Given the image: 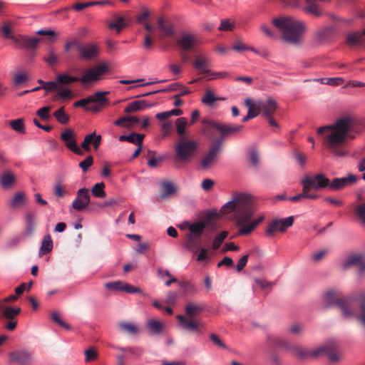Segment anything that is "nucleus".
<instances>
[{"mask_svg":"<svg viewBox=\"0 0 365 365\" xmlns=\"http://www.w3.org/2000/svg\"><path fill=\"white\" fill-rule=\"evenodd\" d=\"M223 98L216 97L212 91L207 90L205 91L201 101L203 104L212 106L217 101H222Z\"/></svg>","mask_w":365,"mask_h":365,"instance_id":"39","label":"nucleus"},{"mask_svg":"<svg viewBox=\"0 0 365 365\" xmlns=\"http://www.w3.org/2000/svg\"><path fill=\"white\" fill-rule=\"evenodd\" d=\"M85 361L89 362L96 360L98 358V353L95 349L91 347L84 351Z\"/></svg>","mask_w":365,"mask_h":365,"instance_id":"57","label":"nucleus"},{"mask_svg":"<svg viewBox=\"0 0 365 365\" xmlns=\"http://www.w3.org/2000/svg\"><path fill=\"white\" fill-rule=\"evenodd\" d=\"M302 185L309 191L312 188L317 190L325 187L329 189V180L323 173L317 174L312 177L305 176L301 180Z\"/></svg>","mask_w":365,"mask_h":365,"instance_id":"9","label":"nucleus"},{"mask_svg":"<svg viewBox=\"0 0 365 365\" xmlns=\"http://www.w3.org/2000/svg\"><path fill=\"white\" fill-rule=\"evenodd\" d=\"M152 104L148 103L145 100L135 101L129 103L125 108L124 111L125 113H133L147 108L152 107Z\"/></svg>","mask_w":365,"mask_h":365,"instance_id":"28","label":"nucleus"},{"mask_svg":"<svg viewBox=\"0 0 365 365\" xmlns=\"http://www.w3.org/2000/svg\"><path fill=\"white\" fill-rule=\"evenodd\" d=\"M10 125L13 130L20 133H25V126L22 119L19 118L10 121Z\"/></svg>","mask_w":365,"mask_h":365,"instance_id":"55","label":"nucleus"},{"mask_svg":"<svg viewBox=\"0 0 365 365\" xmlns=\"http://www.w3.org/2000/svg\"><path fill=\"white\" fill-rule=\"evenodd\" d=\"M179 286L184 289L185 294H195L197 292V287L191 281H181Z\"/></svg>","mask_w":365,"mask_h":365,"instance_id":"43","label":"nucleus"},{"mask_svg":"<svg viewBox=\"0 0 365 365\" xmlns=\"http://www.w3.org/2000/svg\"><path fill=\"white\" fill-rule=\"evenodd\" d=\"M336 31L334 26H324L319 28L314 33L313 41L317 44H322L328 41Z\"/></svg>","mask_w":365,"mask_h":365,"instance_id":"18","label":"nucleus"},{"mask_svg":"<svg viewBox=\"0 0 365 365\" xmlns=\"http://www.w3.org/2000/svg\"><path fill=\"white\" fill-rule=\"evenodd\" d=\"M78 54L81 58L83 60H91L98 56L100 48L97 43H89L87 44L78 45Z\"/></svg>","mask_w":365,"mask_h":365,"instance_id":"15","label":"nucleus"},{"mask_svg":"<svg viewBox=\"0 0 365 365\" xmlns=\"http://www.w3.org/2000/svg\"><path fill=\"white\" fill-rule=\"evenodd\" d=\"M203 310L204 307L202 304L194 302H188L185 307L186 315L189 318L195 317Z\"/></svg>","mask_w":365,"mask_h":365,"instance_id":"33","label":"nucleus"},{"mask_svg":"<svg viewBox=\"0 0 365 365\" xmlns=\"http://www.w3.org/2000/svg\"><path fill=\"white\" fill-rule=\"evenodd\" d=\"M50 110H51V107L43 106L37 110L36 114L41 119L47 120L50 117V115H49Z\"/></svg>","mask_w":365,"mask_h":365,"instance_id":"61","label":"nucleus"},{"mask_svg":"<svg viewBox=\"0 0 365 365\" xmlns=\"http://www.w3.org/2000/svg\"><path fill=\"white\" fill-rule=\"evenodd\" d=\"M40 41V38L38 37H26L25 36H20L19 37L18 43H20L22 47L25 48H36L38 46V43Z\"/></svg>","mask_w":365,"mask_h":365,"instance_id":"31","label":"nucleus"},{"mask_svg":"<svg viewBox=\"0 0 365 365\" xmlns=\"http://www.w3.org/2000/svg\"><path fill=\"white\" fill-rule=\"evenodd\" d=\"M257 205L254 197L248 193H240L233 196L232 200L226 202L220 209V216L232 213V220L237 228V235H250L264 221V215L255 216Z\"/></svg>","mask_w":365,"mask_h":365,"instance_id":"1","label":"nucleus"},{"mask_svg":"<svg viewBox=\"0 0 365 365\" xmlns=\"http://www.w3.org/2000/svg\"><path fill=\"white\" fill-rule=\"evenodd\" d=\"M207 123L210 127L219 130L222 135V139L229 134L236 133L243 130L244 126L241 125L234 124H219L214 121H204V123Z\"/></svg>","mask_w":365,"mask_h":365,"instance_id":"17","label":"nucleus"},{"mask_svg":"<svg viewBox=\"0 0 365 365\" xmlns=\"http://www.w3.org/2000/svg\"><path fill=\"white\" fill-rule=\"evenodd\" d=\"M93 163V158L91 155L87 156L83 160L79 163V167L83 172H86L90 166Z\"/></svg>","mask_w":365,"mask_h":365,"instance_id":"59","label":"nucleus"},{"mask_svg":"<svg viewBox=\"0 0 365 365\" xmlns=\"http://www.w3.org/2000/svg\"><path fill=\"white\" fill-rule=\"evenodd\" d=\"M147 327L153 334H160L163 331V324L157 319H149L147 322Z\"/></svg>","mask_w":365,"mask_h":365,"instance_id":"40","label":"nucleus"},{"mask_svg":"<svg viewBox=\"0 0 365 365\" xmlns=\"http://www.w3.org/2000/svg\"><path fill=\"white\" fill-rule=\"evenodd\" d=\"M355 215L365 225V202L356 207Z\"/></svg>","mask_w":365,"mask_h":365,"instance_id":"58","label":"nucleus"},{"mask_svg":"<svg viewBox=\"0 0 365 365\" xmlns=\"http://www.w3.org/2000/svg\"><path fill=\"white\" fill-rule=\"evenodd\" d=\"M53 247V240L50 235H46L41 242L38 251V256L41 257L50 252Z\"/></svg>","mask_w":365,"mask_h":365,"instance_id":"30","label":"nucleus"},{"mask_svg":"<svg viewBox=\"0 0 365 365\" xmlns=\"http://www.w3.org/2000/svg\"><path fill=\"white\" fill-rule=\"evenodd\" d=\"M110 72L108 62H102L94 67L84 70L81 76V83L83 86H88L101 81L103 76Z\"/></svg>","mask_w":365,"mask_h":365,"instance_id":"7","label":"nucleus"},{"mask_svg":"<svg viewBox=\"0 0 365 365\" xmlns=\"http://www.w3.org/2000/svg\"><path fill=\"white\" fill-rule=\"evenodd\" d=\"M56 80L59 85H68L77 81L81 83V77L73 76L67 73L58 74Z\"/></svg>","mask_w":365,"mask_h":365,"instance_id":"38","label":"nucleus"},{"mask_svg":"<svg viewBox=\"0 0 365 365\" xmlns=\"http://www.w3.org/2000/svg\"><path fill=\"white\" fill-rule=\"evenodd\" d=\"M145 138L144 134L131 133L128 135H121L119 136V140L121 142L128 141L134 145H143V140Z\"/></svg>","mask_w":365,"mask_h":365,"instance_id":"29","label":"nucleus"},{"mask_svg":"<svg viewBox=\"0 0 365 365\" xmlns=\"http://www.w3.org/2000/svg\"><path fill=\"white\" fill-rule=\"evenodd\" d=\"M92 195L98 198H104L106 196L105 184L103 182L96 183L91 188Z\"/></svg>","mask_w":365,"mask_h":365,"instance_id":"44","label":"nucleus"},{"mask_svg":"<svg viewBox=\"0 0 365 365\" xmlns=\"http://www.w3.org/2000/svg\"><path fill=\"white\" fill-rule=\"evenodd\" d=\"M21 309L19 307H5L2 309L1 314L7 320L16 319V317L21 313Z\"/></svg>","mask_w":365,"mask_h":365,"instance_id":"36","label":"nucleus"},{"mask_svg":"<svg viewBox=\"0 0 365 365\" xmlns=\"http://www.w3.org/2000/svg\"><path fill=\"white\" fill-rule=\"evenodd\" d=\"M272 23L281 31L284 41L295 46L303 43V35L307 30L303 21L292 16H282L273 19Z\"/></svg>","mask_w":365,"mask_h":365,"instance_id":"4","label":"nucleus"},{"mask_svg":"<svg viewBox=\"0 0 365 365\" xmlns=\"http://www.w3.org/2000/svg\"><path fill=\"white\" fill-rule=\"evenodd\" d=\"M61 139L66 144L67 148L76 155H82L83 152L77 145L76 135L71 129H66L61 134Z\"/></svg>","mask_w":365,"mask_h":365,"instance_id":"11","label":"nucleus"},{"mask_svg":"<svg viewBox=\"0 0 365 365\" xmlns=\"http://www.w3.org/2000/svg\"><path fill=\"white\" fill-rule=\"evenodd\" d=\"M356 182V177L354 175L349 174L346 177L336 178L329 183V190H338L352 185Z\"/></svg>","mask_w":365,"mask_h":365,"instance_id":"19","label":"nucleus"},{"mask_svg":"<svg viewBox=\"0 0 365 365\" xmlns=\"http://www.w3.org/2000/svg\"><path fill=\"white\" fill-rule=\"evenodd\" d=\"M51 317L52 319V320L53 322H55L56 324H58L59 326L66 329H71V327L65 323L59 317L58 312H53L51 315Z\"/></svg>","mask_w":365,"mask_h":365,"instance_id":"60","label":"nucleus"},{"mask_svg":"<svg viewBox=\"0 0 365 365\" xmlns=\"http://www.w3.org/2000/svg\"><path fill=\"white\" fill-rule=\"evenodd\" d=\"M210 59L204 55H198L193 62L194 68L200 73L206 74V71H210Z\"/></svg>","mask_w":365,"mask_h":365,"instance_id":"23","label":"nucleus"},{"mask_svg":"<svg viewBox=\"0 0 365 365\" xmlns=\"http://www.w3.org/2000/svg\"><path fill=\"white\" fill-rule=\"evenodd\" d=\"M53 115L56 118V120L61 124H66L70 119V116L65 111V108L63 106L59 108L56 110Z\"/></svg>","mask_w":365,"mask_h":365,"instance_id":"41","label":"nucleus"},{"mask_svg":"<svg viewBox=\"0 0 365 365\" xmlns=\"http://www.w3.org/2000/svg\"><path fill=\"white\" fill-rule=\"evenodd\" d=\"M176 317L179 320L180 326L185 330L196 332L199 331V325L200 324V321L195 322L191 318L187 319L182 314H178Z\"/></svg>","mask_w":365,"mask_h":365,"instance_id":"24","label":"nucleus"},{"mask_svg":"<svg viewBox=\"0 0 365 365\" xmlns=\"http://www.w3.org/2000/svg\"><path fill=\"white\" fill-rule=\"evenodd\" d=\"M26 202V197L24 192H19L16 193L11 200V206L17 207L24 205Z\"/></svg>","mask_w":365,"mask_h":365,"instance_id":"47","label":"nucleus"},{"mask_svg":"<svg viewBox=\"0 0 365 365\" xmlns=\"http://www.w3.org/2000/svg\"><path fill=\"white\" fill-rule=\"evenodd\" d=\"M270 341L276 347L281 348L289 351H291L293 346V344L288 340L278 336L270 338Z\"/></svg>","mask_w":365,"mask_h":365,"instance_id":"37","label":"nucleus"},{"mask_svg":"<svg viewBox=\"0 0 365 365\" xmlns=\"http://www.w3.org/2000/svg\"><path fill=\"white\" fill-rule=\"evenodd\" d=\"M227 235L228 232L227 231H222L218 234L213 240L212 248L214 250H217L221 246Z\"/></svg>","mask_w":365,"mask_h":365,"instance_id":"54","label":"nucleus"},{"mask_svg":"<svg viewBox=\"0 0 365 365\" xmlns=\"http://www.w3.org/2000/svg\"><path fill=\"white\" fill-rule=\"evenodd\" d=\"M163 195H170L175 192L176 189L172 182H166L163 184Z\"/></svg>","mask_w":365,"mask_h":365,"instance_id":"62","label":"nucleus"},{"mask_svg":"<svg viewBox=\"0 0 365 365\" xmlns=\"http://www.w3.org/2000/svg\"><path fill=\"white\" fill-rule=\"evenodd\" d=\"M353 118L346 115L337 119L334 123L317 128V134L322 138V144L334 157L342 158L348 154L345 148Z\"/></svg>","mask_w":365,"mask_h":365,"instance_id":"2","label":"nucleus"},{"mask_svg":"<svg viewBox=\"0 0 365 365\" xmlns=\"http://www.w3.org/2000/svg\"><path fill=\"white\" fill-rule=\"evenodd\" d=\"M129 294H135L138 293L141 294L143 297H149V295L142 291V289L139 287H135L128 283H123V290Z\"/></svg>","mask_w":365,"mask_h":365,"instance_id":"52","label":"nucleus"},{"mask_svg":"<svg viewBox=\"0 0 365 365\" xmlns=\"http://www.w3.org/2000/svg\"><path fill=\"white\" fill-rule=\"evenodd\" d=\"M118 327L120 331L127 334H135L138 331V327L133 323L120 322Z\"/></svg>","mask_w":365,"mask_h":365,"instance_id":"45","label":"nucleus"},{"mask_svg":"<svg viewBox=\"0 0 365 365\" xmlns=\"http://www.w3.org/2000/svg\"><path fill=\"white\" fill-rule=\"evenodd\" d=\"M10 363H16L19 365H29L33 361L31 352L26 349H21L9 353Z\"/></svg>","mask_w":365,"mask_h":365,"instance_id":"16","label":"nucleus"},{"mask_svg":"<svg viewBox=\"0 0 365 365\" xmlns=\"http://www.w3.org/2000/svg\"><path fill=\"white\" fill-rule=\"evenodd\" d=\"M197 38L188 33L182 34L180 38L177 41V44L182 51L191 50L195 45L198 44Z\"/></svg>","mask_w":365,"mask_h":365,"instance_id":"21","label":"nucleus"},{"mask_svg":"<svg viewBox=\"0 0 365 365\" xmlns=\"http://www.w3.org/2000/svg\"><path fill=\"white\" fill-rule=\"evenodd\" d=\"M149 155L150 158L148 160V165L150 168H156L159 165V163L164 160V157L158 155L155 157V152L153 150L149 151Z\"/></svg>","mask_w":365,"mask_h":365,"instance_id":"53","label":"nucleus"},{"mask_svg":"<svg viewBox=\"0 0 365 365\" xmlns=\"http://www.w3.org/2000/svg\"><path fill=\"white\" fill-rule=\"evenodd\" d=\"M255 103L259 113H262L266 118L272 116L277 109V103L272 98L257 101Z\"/></svg>","mask_w":365,"mask_h":365,"instance_id":"14","label":"nucleus"},{"mask_svg":"<svg viewBox=\"0 0 365 365\" xmlns=\"http://www.w3.org/2000/svg\"><path fill=\"white\" fill-rule=\"evenodd\" d=\"M365 42V37L361 31L349 33L346 35V43L350 46H359Z\"/></svg>","mask_w":365,"mask_h":365,"instance_id":"26","label":"nucleus"},{"mask_svg":"<svg viewBox=\"0 0 365 365\" xmlns=\"http://www.w3.org/2000/svg\"><path fill=\"white\" fill-rule=\"evenodd\" d=\"M108 93V91H97L88 96L89 102L90 103H94L105 107L109 103L108 98L106 96Z\"/></svg>","mask_w":365,"mask_h":365,"instance_id":"25","label":"nucleus"},{"mask_svg":"<svg viewBox=\"0 0 365 365\" xmlns=\"http://www.w3.org/2000/svg\"><path fill=\"white\" fill-rule=\"evenodd\" d=\"M139 122V119L136 116H123L114 122L117 126L123 128H129Z\"/></svg>","mask_w":365,"mask_h":365,"instance_id":"34","label":"nucleus"},{"mask_svg":"<svg viewBox=\"0 0 365 365\" xmlns=\"http://www.w3.org/2000/svg\"><path fill=\"white\" fill-rule=\"evenodd\" d=\"M123 282L121 281H115L111 282H107L105 287L110 290H123Z\"/></svg>","mask_w":365,"mask_h":365,"instance_id":"63","label":"nucleus"},{"mask_svg":"<svg viewBox=\"0 0 365 365\" xmlns=\"http://www.w3.org/2000/svg\"><path fill=\"white\" fill-rule=\"evenodd\" d=\"M293 224V216L281 219H274L268 224L265 232L269 236L272 235V234L276 232H284L287 228L292 226Z\"/></svg>","mask_w":365,"mask_h":365,"instance_id":"10","label":"nucleus"},{"mask_svg":"<svg viewBox=\"0 0 365 365\" xmlns=\"http://www.w3.org/2000/svg\"><path fill=\"white\" fill-rule=\"evenodd\" d=\"M35 222L36 216L34 213L29 212L25 215V233L26 235L30 236L33 234L35 228Z\"/></svg>","mask_w":365,"mask_h":365,"instance_id":"35","label":"nucleus"},{"mask_svg":"<svg viewBox=\"0 0 365 365\" xmlns=\"http://www.w3.org/2000/svg\"><path fill=\"white\" fill-rule=\"evenodd\" d=\"M351 266H356L359 274H362L365 271V259L361 254H354L349 256L343 264L344 269Z\"/></svg>","mask_w":365,"mask_h":365,"instance_id":"20","label":"nucleus"},{"mask_svg":"<svg viewBox=\"0 0 365 365\" xmlns=\"http://www.w3.org/2000/svg\"><path fill=\"white\" fill-rule=\"evenodd\" d=\"M223 140L218 138L209 147L207 153L202 157L200 164L204 170L210 169L217 160L222 150Z\"/></svg>","mask_w":365,"mask_h":365,"instance_id":"8","label":"nucleus"},{"mask_svg":"<svg viewBox=\"0 0 365 365\" xmlns=\"http://www.w3.org/2000/svg\"><path fill=\"white\" fill-rule=\"evenodd\" d=\"M158 29L162 31L165 36H170L173 34V28L170 23L165 22L163 18L158 20Z\"/></svg>","mask_w":365,"mask_h":365,"instance_id":"46","label":"nucleus"},{"mask_svg":"<svg viewBox=\"0 0 365 365\" xmlns=\"http://www.w3.org/2000/svg\"><path fill=\"white\" fill-rule=\"evenodd\" d=\"M150 16V11L147 9H143L142 12L137 15L136 21L138 24H143L147 22V19Z\"/></svg>","mask_w":365,"mask_h":365,"instance_id":"64","label":"nucleus"},{"mask_svg":"<svg viewBox=\"0 0 365 365\" xmlns=\"http://www.w3.org/2000/svg\"><path fill=\"white\" fill-rule=\"evenodd\" d=\"M184 226H186L190 232V233L187 235V243L186 245L187 247H189L190 244L194 242L195 238H197L202 235L205 228V225L202 222H196L193 223L185 222L180 228H183Z\"/></svg>","mask_w":365,"mask_h":365,"instance_id":"12","label":"nucleus"},{"mask_svg":"<svg viewBox=\"0 0 365 365\" xmlns=\"http://www.w3.org/2000/svg\"><path fill=\"white\" fill-rule=\"evenodd\" d=\"M337 347L338 341L332 339L312 351H307L299 346L293 344L290 351L300 358H307L309 356L317 357L321 355H324L328 356L331 361H337L340 358L339 355L336 352Z\"/></svg>","mask_w":365,"mask_h":365,"instance_id":"5","label":"nucleus"},{"mask_svg":"<svg viewBox=\"0 0 365 365\" xmlns=\"http://www.w3.org/2000/svg\"><path fill=\"white\" fill-rule=\"evenodd\" d=\"M245 105L248 108L247 114L242 118V122H247L250 119L257 117L259 113L257 108L256 103H252L251 99L247 98L245 100Z\"/></svg>","mask_w":365,"mask_h":365,"instance_id":"32","label":"nucleus"},{"mask_svg":"<svg viewBox=\"0 0 365 365\" xmlns=\"http://www.w3.org/2000/svg\"><path fill=\"white\" fill-rule=\"evenodd\" d=\"M15 180V175L11 170L4 171L0 176V185L4 189L11 188Z\"/></svg>","mask_w":365,"mask_h":365,"instance_id":"27","label":"nucleus"},{"mask_svg":"<svg viewBox=\"0 0 365 365\" xmlns=\"http://www.w3.org/2000/svg\"><path fill=\"white\" fill-rule=\"evenodd\" d=\"M230 76L227 71H212V70L206 71L205 78L207 81H212L219 78H227Z\"/></svg>","mask_w":365,"mask_h":365,"instance_id":"49","label":"nucleus"},{"mask_svg":"<svg viewBox=\"0 0 365 365\" xmlns=\"http://www.w3.org/2000/svg\"><path fill=\"white\" fill-rule=\"evenodd\" d=\"M175 124L178 133L180 135H183L187 125V120L185 118H179L176 120Z\"/></svg>","mask_w":365,"mask_h":365,"instance_id":"56","label":"nucleus"},{"mask_svg":"<svg viewBox=\"0 0 365 365\" xmlns=\"http://www.w3.org/2000/svg\"><path fill=\"white\" fill-rule=\"evenodd\" d=\"M125 19L123 16H117L115 19L108 24L110 29H115L118 32H120L122 29L127 26Z\"/></svg>","mask_w":365,"mask_h":365,"instance_id":"51","label":"nucleus"},{"mask_svg":"<svg viewBox=\"0 0 365 365\" xmlns=\"http://www.w3.org/2000/svg\"><path fill=\"white\" fill-rule=\"evenodd\" d=\"M305 1L307 6L304 8V11L312 14L316 16H319L322 15V11L319 7V5L315 3V1L310 0L308 1V0H305Z\"/></svg>","mask_w":365,"mask_h":365,"instance_id":"42","label":"nucleus"},{"mask_svg":"<svg viewBox=\"0 0 365 365\" xmlns=\"http://www.w3.org/2000/svg\"><path fill=\"white\" fill-rule=\"evenodd\" d=\"M322 84L329 85L333 86H338L342 85L344 82V78L340 77H334V78H321L317 79Z\"/></svg>","mask_w":365,"mask_h":365,"instance_id":"50","label":"nucleus"},{"mask_svg":"<svg viewBox=\"0 0 365 365\" xmlns=\"http://www.w3.org/2000/svg\"><path fill=\"white\" fill-rule=\"evenodd\" d=\"M56 96L63 100H68L73 98L74 95L72 91L68 87L58 86L56 92Z\"/></svg>","mask_w":365,"mask_h":365,"instance_id":"48","label":"nucleus"},{"mask_svg":"<svg viewBox=\"0 0 365 365\" xmlns=\"http://www.w3.org/2000/svg\"><path fill=\"white\" fill-rule=\"evenodd\" d=\"M90 195L88 189L83 187L77 191L76 197L73 200L71 207L76 211H83L90 204Z\"/></svg>","mask_w":365,"mask_h":365,"instance_id":"13","label":"nucleus"},{"mask_svg":"<svg viewBox=\"0 0 365 365\" xmlns=\"http://www.w3.org/2000/svg\"><path fill=\"white\" fill-rule=\"evenodd\" d=\"M197 147L198 144L195 140H180L175 146L174 162L175 163L188 162L195 155Z\"/></svg>","mask_w":365,"mask_h":365,"instance_id":"6","label":"nucleus"},{"mask_svg":"<svg viewBox=\"0 0 365 365\" xmlns=\"http://www.w3.org/2000/svg\"><path fill=\"white\" fill-rule=\"evenodd\" d=\"M324 308L336 305L344 319H356L365 329V290H359L351 295L337 299L334 291L325 292L322 299Z\"/></svg>","mask_w":365,"mask_h":365,"instance_id":"3","label":"nucleus"},{"mask_svg":"<svg viewBox=\"0 0 365 365\" xmlns=\"http://www.w3.org/2000/svg\"><path fill=\"white\" fill-rule=\"evenodd\" d=\"M101 143V136L96 135V132L86 135L81 144V150L85 151L91 150V145H93L95 150H97Z\"/></svg>","mask_w":365,"mask_h":365,"instance_id":"22","label":"nucleus"}]
</instances>
